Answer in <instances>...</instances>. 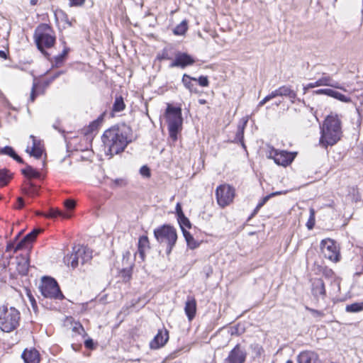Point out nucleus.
<instances>
[{
	"label": "nucleus",
	"instance_id": "obj_1",
	"mask_svg": "<svg viewBox=\"0 0 363 363\" xmlns=\"http://www.w3.org/2000/svg\"><path fill=\"white\" fill-rule=\"evenodd\" d=\"M320 144L324 147L333 146L342 136L341 120L336 113L328 115L321 127Z\"/></svg>",
	"mask_w": 363,
	"mask_h": 363
},
{
	"label": "nucleus",
	"instance_id": "obj_2",
	"mask_svg": "<svg viewBox=\"0 0 363 363\" xmlns=\"http://www.w3.org/2000/svg\"><path fill=\"white\" fill-rule=\"evenodd\" d=\"M101 139L111 156L123 152L128 144L126 133L118 127H112L106 130Z\"/></svg>",
	"mask_w": 363,
	"mask_h": 363
},
{
	"label": "nucleus",
	"instance_id": "obj_3",
	"mask_svg": "<svg viewBox=\"0 0 363 363\" xmlns=\"http://www.w3.org/2000/svg\"><path fill=\"white\" fill-rule=\"evenodd\" d=\"M33 38L38 49L43 54L45 53V49L52 48L56 41L55 31L46 23H40L36 27Z\"/></svg>",
	"mask_w": 363,
	"mask_h": 363
},
{
	"label": "nucleus",
	"instance_id": "obj_4",
	"mask_svg": "<svg viewBox=\"0 0 363 363\" xmlns=\"http://www.w3.org/2000/svg\"><path fill=\"white\" fill-rule=\"evenodd\" d=\"M20 313L13 307L0 306V329L5 333L14 330L19 325Z\"/></svg>",
	"mask_w": 363,
	"mask_h": 363
},
{
	"label": "nucleus",
	"instance_id": "obj_5",
	"mask_svg": "<svg viewBox=\"0 0 363 363\" xmlns=\"http://www.w3.org/2000/svg\"><path fill=\"white\" fill-rule=\"evenodd\" d=\"M165 118L168 124L169 137L175 141L177 139V133L182 130L183 123L181 108L168 104L165 111Z\"/></svg>",
	"mask_w": 363,
	"mask_h": 363
},
{
	"label": "nucleus",
	"instance_id": "obj_6",
	"mask_svg": "<svg viewBox=\"0 0 363 363\" xmlns=\"http://www.w3.org/2000/svg\"><path fill=\"white\" fill-rule=\"evenodd\" d=\"M154 236L162 247L172 250L177 240L176 229L170 225H162L154 230Z\"/></svg>",
	"mask_w": 363,
	"mask_h": 363
},
{
	"label": "nucleus",
	"instance_id": "obj_7",
	"mask_svg": "<svg viewBox=\"0 0 363 363\" xmlns=\"http://www.w3.org/2000/svg\"><path fill=\"white\" fill-rule=\"evenodd\" d=\"M39 289L41 295L47 298L62 299L64 296L57 282L52 277H43L41 279Z\"/></svg>",
	"mask_w": 363,
	"mask_h": 363
},
{
	"label": "nucleus",
	"instance_id": "obj_8",
	"mask_svg": "<svg viewBox=\"0 0 363 363\" xmlns=\"http://www.w3.org/2000/svg\"><path fill=\"white\" fill-rule=\"evenodd\" d=\"M216 196L218 204L221 207L228 206L235 196V189L228 184H222L217 187Z\"/></svg>",
	"mask_w": 363,
	"mask_h": 363
},
{
	"label": "nucleus",
	"instance_id": "obj_9",
	"mask_svg": "<svg viewBox=\"0 0 363 363\" xmlns=\"http://www.w3.org/2000/svg\"><path fill=\"white\" fill-rule=\"evenodd\" d=\"M294 152H290L285 150H277L272 149L269 152V157L274 160L278 165L286 167L290 164L296 157Z\"/></svg>",
	"mask_w": 363,
	"mask_h": 363
},
{
	"label": "nucleus",
	"instance_id": "obj_10",
	"mask_svg": "<svg viewBox=\"0 0 363 363\" xmlns=\"http://www.w3.org/2000/svg\"><path fill=\"white\" fill-rule=\"evenodd\" d=\"M41 232H43V229H33L17 243L14 250H30L33 247V242Z\"/></svg>",
	"mask_w": 363,
	"mask_h": 363
},
{
	"label": "nucleus",
	"instance_id": "obj_11",
	"mask_svg": "<svg viewBox=\"0 0 363 363\" xmlns=\"http://www.w3.org/2000/svg\"><path fill=\"white\" fill-rule=\"evenodd\" d=\"M247 353L240 345H237L225 359L224 363H244Z\"/></svg>",
	"mask_w": 363,
	"mask_h": 363
},
{
	"label": "nucleus",
	"instance_id": "obj_12",
	"mask_svg": "<svg viewBox=\"0 0 363 363\" xmlns=\"http://www.w3.org/2000/svg\"><path fill=\"white\" fill-rule=\"evenodd\" d=\"M194 62L195 60L191 55L186 52L177 51L174 60L169 65V67H180L184 69L187 66L192 65Z\"/></svg>",
	"mask_w": 363,
	"mask_h": 363
},
{
	"label": "nucleus",
	"instance_id": "obj_13",
	"mask_svg": "<svg viewBox=\"0 0 363 363\" xmlns=\"http://www.w3.org/2000/svg\"><path fill=\"white\" fill-rule=\"evenodd\" d=\"M9 257L11 259H13L14 262L13 263L16 264L17 271L23 275L26 274L29 268L28 253L26 252L25 253L16 255L15 257H12L9 255Z\"/></svg>",
	"mask_w": 363,
	"mask_h": 363
},
{
	"label": "nucleus",
	"instance_id": "obj_14",
	"mask_svg": "<svg viewBox=\"0 0 363 363\" xmlns=\"http://www.w3.org/2000/svg\"><path fill=\"white\" fill-rule=\"evenodd\" d=\"M321 86H331L345 91L339 83L334 81L330 76L324 74L322 77L314 82L309 83L306 85V88H315Z\"/></svg>",
	"mask_w": 363,
	"mask_h": 363
},
{
	"label": "nucleus",
	"instance_id": "obj_15",
	"mask_svg": "<svg viewBox=\"0 0 363 363\" xmlns=\"http://www.w3.org/2000/svg\"><path fill=\"white\" fill-rule=\"evenodd\" d=\"M169 340V332L166 329L159 330L157 334L150 342V346L152 349H158L163 347Z\"/></svg>",
	"mask_w": 363,
	"mask_h": 363
},
{
	"label": "nucleus",
	"instance_id": "obj_16",
	"mask_svg": "<svg viewBox=\"0 0 363 363\" xmlns=\"http://www.w3.org/2000/svg\"><path fill=\"white\" fill-rule=\"evenodd\" d=\"M298 363H321L318 354L312 350H305L297 356Z\"/></svg>",
	"mask_w": 363,
	"mask_h": 363
},
{
	"label": "nucleus",
	"instance_id": "obj_17",
	"mask_svg": "<svg viewBox=\"0 0 363 363\" xmlns=\"http://www.w3.org/2000/svg\"><path fill=\"white\" fill-rule=\"evenodd\" d=\"M82 252L86 255V252L90 254L91 251H72L64 257V262L67 265H71L72 268H75L79 264V257L82 255ZM89 258L91 257L88 255Z\"/></svg>",
	"mask_w": 363,
	"mask_h": 363
},
{
	"label": "nucleus",
	"instance_id": "obj_18",
	"mask_svg": "<svg viewBox=\"0 0 363 363\" xmlns=\"http://www.w3.org/2000/svg\"><path fill=\"white\" fill-rule=\"evenodd\" d=\"M30 138L33 140V145L30 149L29 147H27L26 152L29 153L30 156H33L36 159H40L43 151L40 141L38 140L33 135H30Z\"/></svg>",
	"mask_w": 363,
	"mask_h": 363
},
{
	"label": "nucleus",
	"instance_id": "obj_19",
	"mask_svg": "<svg viewBox=\"0 0 363 363\" xmlns=\"http://www.w3.org/2000/svg\"><path fill=\"white\" fill-rule=\"evenodd\" d=\"M24 363H39L40 354L39 352L34 348L26 349L21 355Z\"/></svg>",
	"mask_w": 363,
	"mask_h": 363
},
{
	"label": "nucleus",
	"instance_id": "obj_20",
	"mask_svg": "<svg viewBox=\"0 0 363 363\" xmlns=\"http://www.w3.org/2000/svg\"><path fill=\"white\" fill-rule=\"evenodd\" d=\"M184 311L188 319L191 320L194 318L196 311V302L194 298L188 297Z\"/></svg>",
	"mask_w": 363,
	"mask_h": 363
},
{
	"label": "nucleus",
	"instance_id": "obj_21",
	"mask_svg": "<svg viewBox=\"0 0 363 363\" xmlns=\"http://www.w3.org/2000/svg\"><path fill=\"white\" fill-rule=\"evenodd\" d=\"M177 51L172 45L164 47L161 52L157 55V59L159 60H171L175 58Z\"/></svg>",
	"mask_w": 363,
	"mask_h": 363
},
{
	"label": "nucleus",
	"instance_id": "obj_22",
	"mask_svg": "<svg viewBox=\"0 0 363 363\" xmlns=\"http://www.w3.org/2000/svg\"><path fill=\"white\" fill-rule=\"evenodd\" d=\"M178 221H179V225L181 226V228L183 230V233H184L185 239H186V240L187 242V244L189 245H190V241L191 240H193V237L190 235L189 233H188L187 231H186L184 230V227L190 228L191 227L190 221L184 216V214L182 215V216H180L178 217Z\"/></svg>",
	"mask_w": 363,
	"mask_h": 363
},
{
	"label": "nucleus",
	"instance_id": "obj_23",
	"mask_svg": "<svg viewBox=\"0 0 363 363\" xmlns=\"http://www.w3.org/2000/svg\"><path fill=\"white\" fill-rule=\"evenodd\" d=\"M279 91L280 96H286L288 97L292 103L294 102V100L296 97V92L291 89V88L289 86H281L278 88Z\"/></svg>",
	"mask_w": 363,
	"mask_h": 363
},
{
	"label": "nucleus",
	"instance_id": "obj_24",
	"mask_svg": "<svg viewBox=\"0 0 363 363\" xmlns=\"http://www.w3.org/2000/svg\"><path fill=\"white\" fill-rule=\"evenodd\" d=\"M22 173L27 177L31 178H40V172L34 169L30 165H26V168L22 169Z\"/></svg>",
	"mask_w": 363,
	"mask_h": 363
},
{
	"label": "nucleus",
	"instance_id": "obj_25",
	"mask_svg": "<svg viewBox=\"0 0 363 363\" xmlns=\"http://www.w3.org/2000/svg\"><path fill=\"white\" fill-rule=\"evenodd\" d=\"M320 250H336L337 245L335 240L330 238H325L321 240L320 244Z\"/></svg>",
	"mask_w": 363,
	"mask_h": 363
},
{
	"label": "nucleus",
	"instance_id": "obj_26",
	"mask_svg": "<svg viewBox=\"0 0 363 363\" xmlns=\"http://www.w3.org/2000/svg\"><path fill=\"white\" fill-rule=\"evenodd\" d=\"M313 292L315 295H325V289L323 281L321 279H318L313 284Z\"/></svg>",
	"mask_w": 363,
	"mask_h": 363
},
{
	"label": "nucleus",
	"instance_id": "obj_27",
	"mask_svg": "<svg viewBox=\"0 0 363 363\" xmlns=\"http://www.w3.org/2000/svg\"><path fill=\"white\" fill-rule=\"evenodd\" d=\"M125 107V103L123 101V99L122 96H116L115 99V101L113 104L112 111L114 112H120L124 110Z\"/></svg>",
	"mask_w": 363,
	"mask_h": 363
},
{
	"label": "nucleus",
	"instance_id": "obj_28",
	"mask_svg": "<svg viewBox=\"0 0 363 363\" xmlns=\"http://www.w3.org/2000/svg\"><path fill=\"white\" fill-rule=\"evenodd\" d=\"M345 311L348 313H359L363 311V301L353 303L350 305H347Z\"/></svg>",
	"mask_w": 363,
	"mask_h": 363
},
{
	"label": "nucleus",
	"instance_id": "obj_29",
	"mask_svg": "<svg viewBox=\"0 0 363 363\" xmlns=\"http://www.w3.org/2000/svg\"><path fill=\"white\" fill-rule=\"evenodd\" d=\"M11 179V175L6 169H0V187L6 186Z\"/></svg>",
	"mask_w": 363,
	"mask_h": 363
},
{
	"label": "nucleus",
	"instance_id": "obj_30",
	"mask_svg": "<svg viewBox=\"0 0 363 363\" xmlns=\"http://www.w3.org/2000/svg\"><path fill=\"white\" fill-rule=\"evenodd\" d=\"M182 83L184 86L188 89L189 91H193L194 84L191 81H196V78L191 77L189 75L184 74L182 77Z\"/></svg>",
	"mask_w": 363,
	"mask_h": 363
},
{
	"label": "nucleus",
	"instance_id": "obj_31",
	"mask_svg": "<svg viewBox=\"0 0 363 363\" xmlns=\"http://www.w3.org/2000/svg\"><path fill=\"white\" fill-rule=\"evenodd\" d=\"M45 216L48 218H56L57 216H62L67 218H69V216H68L67 213H65L57 208H51L48 214L45 215Z\"/></svg>",
	"mask_w": 363,
	"mask_h": 363
},
{
	"label": "nucleus",
	"instance_id": "obj_32",
	"mask_svg": "<svg viewBox=\"0 0 363 363\" xmlns=\"http://www.w3.org/2000/svg\"><path fill=\"white\" fill-rule=\"evenodd\" d=\"M324 254L325 257L328 258L333 262H337L340 260V251H326Z\"/></svg>",
	"mask_w": 363,
	"mask_h": 363
},
{
	"label": "nucleus",
	"instance_id": "obj_33",
	"mask_svg": "<svg viewBox=\"0 0 363 363\" xmlns=\"http://www.w3.org/2000/svg\"><path fill=\"white\" fill-rule=\"evenodd\" d=\"M332 97L335 99H337L342 102H344V103H350L352 101V99L350 97L347 96H345L337 91H335V90L333 91Z\"/></svg>",
	"mask_w": 363,
	"mask_h": 363
},
{
	"label": "nucleus",
	"instance_id": "obj_34",
	"mask_svg": "<svg viewBox=\"0 0 363 363\" xmlns=\"http://www.w3.org/2000/svg\"><path fill=\"white\" fill-rule=\"evenodd\" d=\"M187 30V24L185 21H182L181 23L177 25L174 29V33L175 35H183Z\"/></svg>",
	"mask_w": 363,
	"mask_h": 363
},
{
	"label": "nucleus",
	"instance_id": "obj_35",
	"mask_svg": "<svg viewBox=\"0 0 363 363\" xmlns=\"http://www.w3.org/2000/svg\"><path fill=\"white\" fill-rule=\"evenodd\" d=\"M149 247V240L147 236H141L138 240V250H145Z\"/></svg>",
	"mask_w": 363,
	"mask_h": 363
},
{
	"label": "nucleus",
	"instance_id": "obj_36",
	"mask_svg": "<svg viewBox=\"0 0 363 363\" xmlns=\"http://www.w3.org/2000/svg\"><path fill=\"white\" fill-rule=\"evenodd\" d=\"M247 121H245L243 124L238 125V131L236 133V139L240 142H242L243 136H244V129L245 125Z\"/></svg>",
	"mask_w": 363,
	"mask_h": 363
},
{
	"label": "nucleus",
	"instance_id": "obj_37",
	"mask_svg": "<svg viewBox=\"0 0 363 363\" xmlns=\"http://www.w3.org/2000/svg\"><path fill=\"white\" fill-rule=\"evenodd\" d=\"M311 215L309 216V218L306 223V226L308 229L311 230L315 225V213L314 210L311 209L310 210Z\"/></svg>",
	"mask_w": 363,
	"mask_h": 363
},
{
	"label": "nucleus",
	"instance_id": "obj_38",
	"mask_svg": "<svg viewBox=\"0 0 363 363\" xmlns=\"http://www.w3.org/2000/svg\"><path fill=\"white\" fill-rule=\"evenodd\" d=\"M0 154L9 155L12 157H13V155H15V151L11 147L6 146L4 147L0 148Z\"/></svg>",
	"mask_w": 363,
	"mask_h": 363
},
{
	"label": "nucleus",
	"instance_id": "obj_39",
	"mask_svg": "<svg viewBox=\"0 0 363 363\" xmlns=\"http://www.w3.org/2000/svg\"><path fill=\"white\" fill-rule=\"evenodd\" d=\"M270 196L267 195L263 197L259 202L257 203L256 208L254 210V214L257 213L258 211L269 201Z\"/></svg>",
	"mask_w": 363,
	"mask_h": 363
},
{
	"label": "nucleus",
	"instance_id": "obj_40",
	"mask_svg": "<svg viewBox=\"0 0 363 363\" xmlns=\"http://www.w3.org/2000/svg\"><path fill=\"white\" fill-rule=\"evenodd\" d=\"M333 91L334 90L331 89H320L315 91V93L318 95L325 94L332 97Z\"/></svg>",
	"mask_w": 363,
	"mask_h": 363
},
{
	"label": "nucleus",
	"instance_id": "obj_41",
	"mask_svg": "<svg viewBox=\"0 0 363 363\" xmlns=\"http://www.w3.org/2000/svg\"><path fill=\"white\" fill-rule=\"evenodd\" d=\"M196 81H198L199 85L201 86H208L209 84L208 77L206 76L199 77L198 79H196Z\"/></svg>",
	"mask_w": 363,
	"mask_h": 363
},
{
	"label": "nucleus",
	"instance_id": "obj_42",
	"mask_svg": "<svg viewBox=\"0 0 363 363\" xmlns=\"http://www.w3.org/2000/svg\"><path fill=\"white\" fill-rule=\"evenodd\" d=\"M29 195L34 196L38 194V188L33 183L29 184V187L26 191Z\"/></svg>",
	"mask_w": 363,
	"mask_h": 363
},
{
	"label": "nucleus",
	"instance_id": "obj_43",
	"mask_svg": "<svg viewBox=\"0 0 363 363\" xmlns=\"http://www.w3.org/2000/svg\"><path fill=\"white\" fill-rule=\"evenodd\" d=\"M112 183L114 186H123L126 184L123 179H116L112 181Z\"/></svg>",
	"mask_w": 363,
	"mask_h": 363
},
{
	"label": "nucleus",
	"instance_id": "obj_44",
	"mask_svg": "<svg viewBox=\"0 0 363 363\" xmlns=\"http://www.w3.org/2000/svg\"><path fill=\"white\" fill-rule=\"evenodd\" d=\"M140 174L146 177H149L150 176V169L147 166H143L140 169Z\"/></svg>",
	"mask_w": 363,
	"mask_h": 363
},
{
	"label": "nucleus",
	"instance_id": "obj_45",
	"mask_svg": "<svg viewBox=\"0 0 363 363\" xmlns=\"http://www.w3.org/2000/svg\"><path fill=\"white\" fill-rule=\"evenodd\" d=\"M306 309L310 311L312 315L314 316V317H323L324 315V313L322 312V311H317V310H315V309H313V308H306Z\"/></svg>",
	"mask_w": 363,
	"mask_h": 363
},
{
	"label": "nucleus",
	"instance_id": "obj_46",
	"mask_svg": "<svg viewBox=\"0 0 363 363\" xmlns=\"http://www.w3.org/2000/svg\"><path fill=\"white\" fill-rule=\"evenodd\" d=\"M65 206L67 209H73L75 207L76 203L74 200L68 199L65 201Z\"/></svg>",
	"mask_w": 363,
	"mask_h": 363
},
{
	"label": "nucleus",
	"instance_id": "obj_47",
	"mask_svg": "<svg viewBox=\"0 0 363 363\" xmlns=\"http://www.w3.org/2000/svg\"><path fill=\"white\" fill-rule=\"evenodd\" d=\"M69 5L70 6H82L85 0H69Z\"/></svg>",
	"mask_w": 363,
	"mask_h": 363
},
{
	"label": "nucleus",
	"instance_id": "obj_48",
	"mask_svg": "<svg viewBox=\"0 0 363 363\" xmlns=\"http://www.w3.org/2000/svg\"><path fill=\"white\" fill-rule=\"evenodd\" d=\"M35 87H36V84H33L32 89H31L30 99H29L30 101H31V102H33L35 101V97H36Z\"/></svg>",
	"mask_w": 363,
	"mask_h": 363
},
{
	"label": "nucleus",
	"instance_id": "obj_49",
	"mask_svg": "<svg viewBox=\"0 0 363 363\" xmlns=\"http://www.w3.org/2000/svg\"><path fill=\"white\" fill-rule=\"evenodd\" d=\"M279 89H275L274 91H272L269 95H267V96L268 97L269 100L270 101L271 99L277 97V96H280L279 95Z\"/></svg>",
	"mask_w": 363,
	"mask_h": 363
},
{
	"label": "nucleus",
	"instance_id": "obj_50",
	"mask_svg": "<svg viewBox=\"0 0 363 363\" xmlns=\"http://www.w3.org/2000/svg\"><path fill=\"white\" fill-rule=\"evenodd\" d=\"M85 347L88 349H93L94 342L91 339H88L84 342Z\"/></svg>",
	"mask_w": 363,
	"mask_h": 363
},
{
	"label": "nucleus",
	"instance_id": "obj_51",
	"mask_svg": "<svg viewBox=\"0 0 363 363\" xmlns=\"http://www.w3.org/2000/svg\"><path fill=\"white\" fill-rule=\"evenodd\" d=\"M176 212H177V217H179L180 216H182V215H184V213H183L182 209V206H181L179 203H177Z\"/></svg>",
	"mask_w": 363,
	"mask_h": 363
},
{
	"label": "nucleus",
	"instance_id": "obj_52",
	"mask_svg": "<svg viewBox=\"0 0 363 363\" xmlns=\"http://www.w3.org/2000/svg\"><path fill=\"white\" fill-rule=\"evenodd\" d=\"M123 277L125 281H128L130 278V270H123Z\"/></svg>",
	"mask_w": 363,
	"mask_h": 363
},
{
	"label": "nucleus",
	"instance_id": "obj_53",
	"mask_svg": "<svg viewBox=\"0 0 363 363\" xmlns=\"http://www.w3.org/2000/svg\"><path fill=\"white\" fill-rule=\"evenodd\" d=\"M24 206V201L23 199L21 197L18 198V208H21Z\"/></svg>",
	"mask_w": 363,
	"mask_h": 363
},
{
	"label": "nucleus",
	"instance_id": "obj_54",
	"mask_svg": "<svg viewBox=\"0 0 363 363\" xmlns=\"http://www.w3.org/2000/svg\"><path fill=\"white\" fill-rule=\"evenodd\" d=\"M12 158L19 163H23V159L21 157H19L16 152L15 155H13V157H12Z\"/></svg>",
	"mask_w": 363,
	"mask_h": 363
},
{
	"label": "nucleus",
	"instance_id": "obj_55",
	"mask_svg": "<svg viewBox=\"0 0 363 363\" xmlns=\"http://www.w3.org/2000/svg\"><path fill=\"white\" fill-rule=\"evenodd\" d=\"M268 97L266 96L262 101H259L258 106L261 107L264 106L267 101H269Z\"/></svg>",
	"mask_w": 363,
	"mask_h": 363
},
{
	"label": "nucleus",
	"instance_id": "obj_56",
	"mask_svg": "<svg viewBox=\"0 0 363 363\" xmlns=\"http://www.w3.org/2000/svg\"><path fill=\"white\" fill-rule=\"evenodd\" d=\"M139 255V257H140V259L142 260L144 259V257H145V251H138L135 253V257H136L137 255Z\"/></svg>",
	"mask_w": 363,
	"mask_h": 363
},
{
	"label": "nucleus",
	"instance_id": "obj_57",
	"mask_svg": "<svg viewBox=\"0 0 363 363\" xmlns=\"http://www.w3.org/2000/svg\"><path fill=\"white\" fill-rule=\"evenodd\" d=\"M283 194H286V191H275V192H273V193L269 194V196H270V198H272L273 196L281 195Z\"/></svg>",
	"mask_w": 363,
	"mask_h": 363
},
{
	"label": "nucleus",
	"instance_id": "obj_58",
	"mask_svg": "<svg viewBox=\"0 0 363 363\" xmlns=\"http://www.w3.org/2000/svg\"><path fill=\"white\" fill-rule=\"evenodd\" d=\"M0 57H1L3 59H6L7 54H6V51L0 50Z\"/></svg>",
	"mask_w": 363,
	"mask_h": 363
},
{
	"label": "nucleus",
	"instance_id": "obj_59",
	"mask_svg": "<svg viewBox=\"0 0 363 363\" xmlns=\"http://www.w3.org/2000/svg\"><path fill=\"white\" fill-rule=\"evenodd\" d=\"M63 58H64V57H63V55H58V56L56 57V62H57V63H59V62H62Z\"/></svg>",
	"mask_w": 363,
	"mask_h": 363
},
{
	"label": "nucleus",
	"instance_id": "obj_60",
	"mask_svg": "<svg viewBox=\"0 0 363 363\" xmlns=\"http://www.w3.org/2000/svg\"><path fill=\"white\" fill-rule=\"evenodd\" d=\"M97 125H98V122L97 121H94L93 122L91 125H90V128L93 130L94 128H97Z\"/></svg>",
	"mask_w": 363,
	"mask_h": 363
},
{
	"label": "nucleus",
	"instance_id": "obj_61",
	"mask_svg": "<svg viewBox=\"0 0 363 363\" xmlns=\"http://www.w3.org/2000/svg\"><path fill=\"white\" fill-rule=\"evenodd\" d=\"M12 248H13V244L11 242L8 243L6 250H12Z\"/></svg>",
	"mask_w": 363,
	"mask_h": 363
},
{
	"label": "nucleus",
	"instance_id": "obj_62",
	"mask_svg": "<svg viewBox=\"0 0 363 363\" xmlns=\"http://www.w3.org/2000/svg\"><path fill=\"white\" fill-rule=\"evenodd\" d=\"M38 0H30V4L33 6H35L38 4Z\"/></svg>",
	"mask_w": 363,
	"mask_h": 363
},
{
	"label": "nucleus",
	"instance_id": "obj_63",
	"mask_svg": "<svg viewBox=\"0 0 363 363\" xmlns=\"http://www.w3.org/2000/svg\"><path fill=\"white\" fill-rule=\"evenodd\" d=\"M67 54V50H64L62 53L61 54V55H63V57H65V56Z\"/></svg>",
	"mask_w": 363,
	"mask_h": 363
},
{
	"label": "nucleus",
	"instance_id": "obj_64",
	"mask_svg": "<svg viewBox=\"0 0 363 363\" xmlns=\"http://www.w3.org/2000/svg\"><path fill=\"white\" fill-rule=\"evenodd\" d=\"M60 73H61V72H58V73H57V74H56L52 77V79H55V78L57 77L60 74Z\"/></svg>",
	"mask_w": 363,
	"mask_h": 363
}]
</instances>
